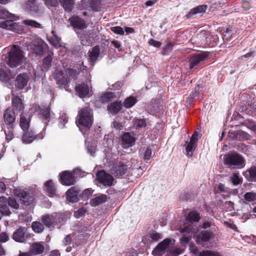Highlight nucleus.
<instances>
[{
    "label": "nucleus",
    "instance_id": "50",
    "mask_svg": "<svg viewBox=\"0 0 256 256\" xmlns=\"http://www.w3.org/2000/svg\"><path fill=\"white\" fill-rule=\"evenodd\" d=\"M134 126L138 129L145 127L146 126L145 120L144 119H136L134 121Z\"/></svg>",
    "mask_w": 256,
    "mask_h": 256
},
{
    "label": "nucleus",
    "instance_id": "34",
    "mask_svg": "<svg viewBox=\"0 0 256 256\" xmlns=\"http://www.w3.org/2000/svg\"><path fill=\"white\" fill-rule=\"evenodd\" d=\"M32 230L36 233H40L44 230V225L40 222H34L32 224Z\"/></svg>",
    "mask_w": 256,
    "mask_h": 256
},
{
    "label": "nucleus",
    "instance_id": "48",
    "mask_svg": "<svg viewBox=\"0 0 256 256\" xmlns=\"http://www.w3.org/2000/svg\"><path fill=\"white\" fill-rule=\"evenodd\" d=\"M232 182L234 185H237L242 182V180L240 178L238 173L235 172L230 177Z\"/></svg>",
    "mask_w": 256,
    "mask_h": 256
},
{
    "label": "nucleus",
    "instance_id": "10",
    "mask_svg": "<svg viewBox=\"0 0 256 256\" xmlns=\"http://www.w3.org/2000/svg\"><path fill=\"white\" fill-rule=\"evenodd\" d=\"M170 242V240L168 238L164 240L154 250L152 251L153 254L156 256L162 255L168 248Z\"/></svg>",
    "mask_w": 256,
    "mask_h": 256
},
{
    "label": "nucleus",
    "instance_id": "53",
    "mask_svg": "<svg viewBox=\"0 0 256 256\" xmlns=\"http://www.w3.org/2000/svg\"><path fill=\"white\" fill-rule=\"evenodd\" d=\"M52 57L50 55L46 56L43 61V66L44 68H48L51 66Z\"/></svg>",
    "mask_w": 256,
    "mask_h": 256
},
{
    "label": "nucleus",
    "instance_id": "31",
    "mask_svg": "<svg viewBox=\"0 0 256 256\" xmlns=\"http://www.w3.org/2000/svg\"><path fill=\"white\" fill-rule=\"evenodd\" d=\"M122 108L120 102H116L108 106V110L113 114H116Z\"/></svg>",
    "mask_w": 256,
    "mask_h": 256
},
{
    "label": "nucleus",
    "instance_id": "42",
    "mask_svg": "<svg viewBox=\"0 0 256 256\" xmlns=\"http://www.w3.org/2000/svg\"><path fill=\"white\" fill-rule=\"evenodd\" d=\"M13 16V14L10 13L7 10L0 6V19L12 18Z\"/></svg>",
    "mask_w": 256,
    "mask_h": 256
},
{
    "label": "nucleus",
    "instance_id": "7",
    "mask_svg": "<svg viewBox=\"0 0 256 256\" xmlns=\"http://www.w3.org/2000/svg\"><path fill=\"white\" fill-rule=\"evenodd\" d=\"M96 180L99 183L108 186H112L114 180L111 175L102 170L96 173Z\"/></svg>",
    "mask_w": 256,
    "mask_h": 256
},
{
    "label": "nucleus",
    "instance_id": "5",
    "mask_svg": "<svg viewBox=\"0 0 256 256\" xmlns=\"http://www.w3.org/2000/svg\"><path fill=\"white\" fill-rule=\"evenodd\" d=\"M62 219L63 215L57 213L44 215L42 218L44 224L48 228H54L56 224L62 222Z\"/></svg>",
    "mask_w": 256,
    "mask_h": 256
},
{
    "label": "nucleus",
    "instance_id": "36",
    "mask_svg": "<svg viewBox=\"0 0 256 256\" xmlns=\"http://www.w3.org/2000/svg\"><path fill=\"white\" fill-rule=\"evenodd\" d=\"M52 36L50 37V43L56 47L61 46L60 44V38H58L54 31L52 32Z\"/></svg>",
    "mask_w": 256,
    "mask_h": 256
},
{
    "label": "nucleus",
    "instance_id": "8",
    "mask_svg": "<svg viewBox=\"0 0 256 256\" xmlns=\"http://www.w3.org/2000/svg\"><path fill=\"white\" fill-rule=\"evenodd\" d=\"M198 133L195 132L192 136L190 142L186 147V155L188 157H191L192 155V152L195 150L198 140Z\"/></svg>",
    "mask_w": 256,
    "mask_h": 256
},
{
    "label": "nucleus",
    "instance_id": "58",
    "mask_svg": "<svg viewBox=\"0 0 256 256\" xmlns=\"http://www.w3.org/2000/svg\"><path fill=\"white\" fill-rule=\"evenodd\" d=\"M182 250L180 249V248H176V247H173L170 250V253H172V256H177L180 254L182 253Z\"/></svg>",
    "mask_w": 256,
    "mask_h": 256
},
{
    "label": "nucleus",
    "instance_id": "33",
    "mask_svg": "<svg viewBox=\"0 0 256 256\" xmlns=\"http://www.w3.org/2000/svg\"><path fill=\"white\" fill-rule=\"evenodd\" d=\"M36 136H34V134L32 132H26L22 136V141L25 144H30L32 142Z\"/></svg>",
    "mask_w": 256,
    "mask_h": 256
},
{
    "label": "nucleus",
    "instance_id": "59",
    "mask_svg": "<svg viewBox=\"0 0 256 256\" xmlns=\"http://www.w3.org/2000/svg\"><path fill=\"white\" fill-rule=\"evenodd\" d=\"M0 80L3 82H6L8 80L6 72L3 70H0Z\"/></svg>",
    "mask_w": 256,
    "mask_h": 256
},
{
    "label": "nucleus",
    "instance_id": "14",
    "mask_svg": "<svg viewBox=\"0 0 256 256\" xmlns=\"http://www.w3.org/2000/svg\"><path fill=\"white\" fill-rule=\"evenodd\" d=\"M122 146L124 148H128L132 146L135 143V138L130 133H124L122 138Z\"/></svg>",
    "mask_w": 256,
    "mask_h": 256
},
{
    "label": "nucleus",
    "instance_id": "20",
    "mask_svg": "<svg viewBox=\"0 0 256 256\" xmlns=\"http://www.w3.org/2000/svg\"><path fill=\"white\" fill-rule=\"evenodd\" d=\"M56 78V84L58 88H65L68 86L69 80L68 78L65 76L63 74L57 76Z\"/></svg>",
    "mask_w": 256,
    "mask_h": 256
},
{
    "label": "nucleus",
    "instance_id": "54",
    "mask_svg": "<svg viewBox=\"0 0 256 256\" xmlns=\"http://www.w3.org/2000/svg\"><path fill=\"white\" fill-rule=\"evenodd\" d=\"M110 30L116 34L122 35L124 34V31L120 26H112L110 28Z\"/></svg>",
    "mask_w": 256,
    "mask_h": 256
},
{
    "label": "nucleus",
    "instance_id": "3",
    "mask_svg": "<svg viewBox=\"0 0 256 256\" xmlns=\"http://www.w3.org/2000/svg\"><path fill=\"white\" fill-rule=\"evenodd\" d=\"M25 42L24 44L27 46L28 50H32L36 55L42 54L44 52V48L46 46V44L38 38L30 39V41L27 39Z\"/></svg>",
    "mask_w": 256,
    "mask_h": 256
},
{
    "label": "nucleus",
    "instance_id": "57",
    "mask_svg": "<svg viewBox=\"0 0 256 256\" xmlns=\"http://www.w3.org/2000/svg\"><path fill=\"white\" fill-rule=\"evenodd\" d=\"M12 128H8V130H5V134L6 136V140L8 141L10 140L13 138V132L12 130Z\"/></svg>",
    "mask_w": 256,
    "mask_h": 256
},
{
    "label": "nucleus",
    "instance_id": "23",
    "mask_svg": "<svg viewBox=\"0 0 256 256\" xmlns=\"http://www.w3.org/2000/svg\"><path fill=\"white\" fill-rule=\"evenodd\" d=\"M29 116L26 114H22L20 116V126L24 130H26L29 128Z\"/></svg>",
    "mask_w": 256,
    "mask_h": 256
},
{
    "label": "nucleus",
    "instance_id": "6",
    "mask_svg": "<svg viewBox=\"0 0 256 256\" xmlns=\"http://www.w3.org/2000/svg\"><path fill=\"white\" fill-rule=\"evenodd\" d=\"M208 56V54L204 52H200L192 56L189 60L190 68H196L204 63Z\"/></svg>",
    "mask_w": 256,
    "mask_h": 256
},
{
    "label": "nucleus",
    "instance_id": "19",
    "mask_svg": "<svg viewBox=\"0 0 256 256\" xmlns=\"http://www.w3.org/2000/svg\"><path fill=\"white\" fill-rule=\"evenodd\" d=\"M76 91L78 96L82 98L88 96L89 94V87L85 84H81L76 86Z\"/></svg>",
    "mask_w": 256,
    "mask_h": 256
},
{
    "label": "nucleus",
    "instance_id": "46",
    "mask_svg": "<svg viewBox=\"0 0 256 256\" xmlns=\"http://www.w3.org/2000/svg\"><path fill=\"white\" fill-rule=\"evenodd\" d=\"M115 97V95L112 92H108L105 94L100 98L103 102H107L111 100Z\"/></svg>",
    "mask_w": 256,
    "mask_h": 256
},
{
    "label": "nucleus",
    "instance_id": "61",
    "mask_svg": "<svg viewBox=\"0 0 256 256\" xmlns=\"http://www.w3.org/2000/svg\"><path fill=\"white\" fill-rule=\"evenodd\" d=\"M9 236L8 234L5 232L0 233V242H5L8 240Z\"/></svg>",
    "mask_w": 256,
    "mask_h": 256
},
{
    "label": "nucleus",
    "instance_id": "18",
    "mask_svg": "<svg viewBox=\"0 0 256 256\" xmlns=\"http://www.w3.org/2000/svg\"><path fill=\"white\" fill-rule=\"evenodd\" d=\"M26 231V229L24 227L18 228L13 234V239L18 242H23L25 240L24 234Z\"/></svg>",
    "mask_w": 256,
    "mask_h": 256
},
{
    "label": "nucleus",
    "instance_id": "27",
    "mask_svg": "<svg viewBox=\"0 0 256 256\" xmlns=\"http://www.w3.org/2000/svg\"><path fill=\"white\" fill-rule=\"evenodd\" d=\"M107 198L108 197L106 194H100L91 200V205L93 206H98L100 204L106 202Z\"/></svg>",
    "mask_w": 256,
    "mask_h": 256
},
{
    "label": "nucleus",
    "instance_id": "22",
    "mask_svg": "<svg viewBox=\"0 0 256 256\" xmlns=\"http://www.w3.org/2000/svg\"><path fill=\"white\" fill-rule=\"evenodd\" d=\"M44 190L50 196H53L55 195L56 188L52 180H48L44 184Z\"/></svg>",
    "mask_w": 256,
    "mask_h": 256
},
{
    "label": "nucleus",
    "instance_id": "17",
    "mask_svg": "<svg viewBox=\"0 0 256 256\" xmlns=\"http://www.w3.org/2000/svg\"><path fill=\"white\" fill-rule=\"evenodd\" d=\"M44 244L39 242H36L32 244L29 248V252L30 254L36 256L42 254L44 251Z\"/></svg>",
    "mask_w": 256,
    "mask_h": 256
},
{
    "label": "nucleus",
    "instance_id": "44",
    "mask_svg": "<svg viewBox=\"0 0 256 256\" xmlns=\"http://www.w3.org/2000/svg\"><path fill=\"white\" fill-rule=\"evenodd\" d=\"M87 150L90 156H94V154L96 151V146L95 142L88 144L87 145Z\"/></svg>",
    "mask_w": 256,
    "mask_h": 256
},
{
    "label": "nucleus",
    "instance_id": "9",
    "mask_svg": "<svg viewBox=\"0 0 256 256\" xmlns=\"http://www.w3.org/2000/svg\"><path fill=\"white\" fill-rule=\"evenodd\" d=\"M68 21L75 29L82 30L86 27L85 21L78 16H72L68 19Z\"/></svg>",
    "mask_w": 256,
    "mask_h": 256
},
{
    "label": "nucleus",
    "instance_id": "49",
    "mask_svg": "<svg viewBox=\"0 0 256 256\" xmlns=\"http://www.w3.org/2000/svg\"><path fill=\"white\" fill-rule=\"evenodd\" d=\"M8 204L12 208L17 210L19 208V204L17 202L14 198H9L8 200Z\"/></svg>",
    "mask_w": 256,
    "mask_h": 256
},
{
    "label": "nucleus",
    "instance_id": "32",
    "mask_svg": "<svg viewBox=\"0 0 256 256\" xmlns=\"http://www.w3.org/2000/svg\"><path fill=\"white\" fill-rule=\"evenodd\" d=\"M59 1L66 10L70 11L72 10L74 0H59Z\"/></svg>",
    "mask_w": 256,
    "mask_h": 256
},
{
    "label": "nucleus",
    "instance_id": "63",
    "mask_svg": "<svg viewBox=\"0 0 256 256\" xmlns=\"http://www.w3.org/2000/svg\"><path fill=\"white\" fill-rule=\"evenodd\" d=\"M148 44L156 48H158L160 46L161 43L160 42L155 40H154L151 38L148 41Z\"/></svg>",
    "mask_w": 256,
    "mask_h": 256
},
{
    "label": "nucleus",
    "instance_id": "45",
    "mask_svg": "<svg viewBox=\"0 0 256 256\" xmlns=\"http://www.w3.org/2000/svg\"><path fill=\"white\" fill-rule=\"evenodd\" d=\"M244 199L249 202H254L256 200V192H248L244 195Z\"/></svg>",
    "mask_w": 256,
    "mask_h": 256
},
{
    "label": "nucleus",
    "instance_id": "39",
    "mask_svg": "<svg viewBox=\"0 0 256 256\" xmlns=\"http://www.w3.org/2000/svg\"><path fill=\"white\" fill-rule=\"evenodd\" d=\"M79 7L81 10H90L92 8V0H82L79 4Z\"/></svg>",
    "mask_w": 256,
    "mask_h": 256
},
{
    "label": "nucleus",
    "instance_id": "62",
    "mask_svg": "<svg viewBox=\"0 0 256 256\" xmlns=\"http://www.w3.org/2000/svg\"><path fill=\"white\" fill-rule=\"evenodd\" d=\"M68 118L66 114H62L60 118V122L62 124V128L64 126L65 124L68 122Z\"/></svg>",
    "mask_w": 256,
    "mask_h": 256
},
{
    "label": "nucleus",
    "instance_id": "26",
    "mask_svg": "<svg viewBox=\"0 0 256 256\" xmlns=\"http://www.w3.org/2000/svg\"><path fill=\"white\" fill-rule=\"evenodd\" d=\"M100 52V49L98 46H96L94 47L92 51L89 52V57L91 62L94 64L98 58Z\"/></svg>",
    "mask_w": 256,
    "mask_h": 256
},
{
    "label": "nucleus",
    "instance_id": "43",
    "mask_svg": "<svg viewBox=\"0 0 256 256\" xmlns=\"http://www.w3.org/2000/svg\"><path fill=\"white\" fill-rule=\"evenodd\" d=\"M78 36L80 39L81 43L83 45L88 46L92 44L93 40H90V38H86V36L84 34L82 35L80 34H78Z\"/></svg>",
    "mask_w": 256,
    "mask_h": 256
},
{
    "label": "nucleus",
    "instance_id": "38",
    "mask_svg": "<svg viewBox=\"0 0 256 256\" xmlns=\"http://www.w3.org/2000/svg\"><path fill=\"white\" fill-rule=\"evenodd\" d=\"M212 235V234L208 232H202L198 238V240H196L197 242H199L200 241L202 242H206L208 241Z\"/></svg>",
    "mask_w": 256,
    "mask_h": 256
},
{
    "label": "nucleus",
    "instance_id": "2",
    "mask_svg": "<svg viewBox=\"0 0 256 256\" xmlns=\"http://www.w3.org/2000/svg\"><path fill=\"white\" fill-rule=\"evenodd\" d=\"M92 122V114L91 110L86 107L80 110L78 116L76 124L78 126L90 128Z\"/></svg>",
    "mask_w": 256,
    "mask_h": 256
},
{
    "label": "nucleus",
    "instance_id": "30",
    "mask_svg": "<svg viewBox=\"0 0 256 256\" xmlns=\"http://www.w3.org/2000/svg\"><path fill=\"white\" fill-rule=\"evenodd\" d=\"M206 8L207 6L206 5H201L198 6L197 7L192 9L190 12L188 16H189V18H191L193 16L194 14L204 12L206 10Z\"/></svg>",
    "mask_w": 256,
    "mask_h": 256
},
{
    "label": "nucleus",
    "instance_id": "51",
    "mask_svg": "<svg viewBox=\"0 0 256 256\" xmlns=\"http://www.w3.org/2000/svg\"><path fill=\"white\" fill-rule=\"evenodd\" d=\"M199 256H220L217 252H212L210 250L202 251L200 252Z\"/></svg>",
    "mask_w": 256,
    "mask_h": 256
},
{
    "label": "nucleus",
    "instance_id": "56",
    "mask_svg": "<svg viewBox=\"0 0 256 256\" xmlns=\"http://www.w3.org/2000/svg\"><path fill=\"white\" fill-rule=\"evenodd\" d=\"M250 178L252 180H256V167H252L248 170Z\"/></svg>",
    "mask_w": 256,
    "mask_h": 256
},
{
    "label": "nucleus",
    "instance_id": "35",
    "mask_svg": "<svg viewBox=\"0 0 256 256\" xmlns=\"http://www.w3.org/2000/svg\"><path fill=\"white\" fill-rule=\"evenodd\" d=\"M200 214L196 212H190L186 217L187 220L190 222H197L200 220Z\"/></svg>",
    "mask_w": 256,
    "mask_h": 256
},
{
    "label": "nucleus",
    "instance_id": "64",
    "mask_svg": "<svg viewBox=\"0 0 256 256\" xmlns=\"http://www.w3.org/2000/svg\"><path fill=\"white\" fill-rule=\"evenodd\" d=\"M46 4L48 6H56L57 4L56 0H44Z\"/></svg>",
    "mask_w": 256,
    "mask_h": 256
},
{
    "label": "nucleus",
    "instance_id": "1",
    "mask_svg": "<svg viewBox=\"0 0 256 256\" xmlns=\"http://www.w3.org/2000/svg\"><path fill=\"white\" fill-rule=\"evenodd\" d=\"M224 164L228 168H241L244 166V158L239 154L232 152L224 156Z\"/></svg>",
    "mask_w": 256,
    "mask_h": 256
},
{
    "label": "nucleus",
    "instance_id": "28",
    "mask_svg": "<svg viewBox=\"0 0 256 256\" xmlns=\"http://www.w3.org/2000/svg\"><path fill=\"white\" fill-rule=\"evenodd\" d=\"M0 28L6 30H12L16 28V23L12 20L0 21Z\"/></svg>",
    "mask_w": 256,
    "mask_h": 256
},
{
    "label": "nucleus",
    "instance_id": "16",
    "mask_svg": "<svg viewBox=\"0 0 256 256\" xmlns=\"http://www.w3.org/2000/svg\"><path fill=\"white\" fill-rule=\"evenodd\" d=\"M14 194L20 200L26 205H28L32 200V198L30 196V194L27 193L24 190L14 191Z\"/></svg>",
    "mask_w": 256,
    "mask_h": 256
},
{
    "label": "nucleus",
    "instance_id": "47",
    "mask_svg": "<svg viewBox=\"0 0 256 256\" xmlns=\"http://www.w3.org/2000/svg\"><path fill=\"white\" fill-rule=\"evenodd\" d=\"M144 152V160H150L152 156V151L150 148L144 147L142 150Z\"/></svg>",
    "mask_w": 256,
    "mask_h": 256
},
{
    "label": "nucleus",
    "instance_id": "15",
    "mask_svg": "<svg viewBox=\"0 0 256 256\" xmlns=\"http://www.w3.org/2000/svg\"><path fill=\"white\" fill-rule=\"evenodd\" d=\"M28 76L26 74H18L16 80V86L18 89L24 88L28 84Z\"/></svg>",
    "mask_w": 256,
    "mask_h": 256
},
{
    "label": "nucleus",
    "instance_id": "40",
    "mask_svg": "<svg viewBox=\"0 0 256 256\" xmlns=\"http://www.w3.org/2000/svg\"><path fill=\"white\" fill-rule=\"evenodd\" d=\"M24 24L35 28H40V24L36 22V20H25L22 22Z\"/></svg>",
    "mask_w": 256,
    "mask_h": 256
},
{
    "label": "nucleus",
    "instance_id": "4",
    "mask_svg": "<svg viewBox=\"0 0 256 256\" xmlns=\"http://www.w3.org/2000/svg\"><path fill=\"white\" fill-rule=\"evenodd\" d=\"M23 58L22 51L19 47L14 46L9 52L8 64L11 67L17 66L21 64Z\"/></svg>",
    "mask_w": 256,
    "mask_h": 256
},
{
    "label": "nucleus",
    "instance_id": "37",
    "mask_svg": "<svg viewBox=\"0 0 256 256\" xmlns=\"http://www.w3.org/2000/svg\"><path fill=\"white\" fill-rule=\"evenodd\" d=\"M38 110L40 115V117L42 118H43L45 120H48V118L50 116L49 108H39Z\"/></svg>",
    "mask_w": 256,
    "mask_h": 256
},
{
    "label": "nucleus",
    "instance_id": "11",
    "mask_svg": "<svg viewBox=\"0 0 256 256\" xmlns=\"http://www.w3.org/2000/svg\"><path fill=\"white\" fill-rule=\"evenodd\" d=\"M4 120L5 124L10 126L12 128L16 120L15 113L12 109L8 108L5 110L4 114Z\"/></svg>",
    "mask_w": 256,
    "mask_h": 256
},
{
    "label": "nucleus",
    "instance_id": "13",
    "mask_svg": "<svg viewBox=\"0 0 256 256\" xmlns=\"http://www.w3.org/2000/svg\"><path fill=\"white\" fill-rule=\"evenodd\" d=\"M60 181L64 185L70 186L74 184L75 180L72 173L65 171L61 174Z\"/></svg>",
    "mask_w": 256,
    "mask_h": 256
},
{
    "label": "nucleus",
    "instance_id": "52",
    "mask_svg": "<svg viewBox=\"0 0 256 256\" xmlns=\"http://www.w3.org/2000/svg\"><path fill=\"white\" fill-rule=\"evenodd\" d=\"M66 75H68L74 78H76L79 74V72L70 68H67L66 70Z\"/></svg>",
    "mask_w": 256,
    "mask_h": 256
},
{
    "label": "nucleus",
    "instance_id": "12",
    "mask_svg": "<svg viewBox=\"0 0 256 256\" xmlns=\"http://www.w3.org/2000/svg\"><path fill=\"white\" fill-rule=\"evenodd\" d=\"M127 166L122 162H120L113 166L111 172L116 176H120L125 174Z\"/></svg>",
    "mask_w": 256,
    "mask_h": 256
},
{
    "label": "nucleus",
    "instance_id": "41",
    "mask_svg": "<svg viewBox=\"0 0 256 256\" xmlns=\"http://www.w3.org/2000/svg\"><path fill=\"white\" fill-rule=\"evenodd\" d=\"M136 102V100L134 97L130 96L125 100L124 106L126 108H130L133 106Z\"/></svg>",
    "mask_w": 256,
    "mask_h": 256
},
{
    "label": "nucleus",
    "instance_id": "25",
    "mask_svg": "<svg viewBox=\"0 0 256 256\" xmlns=\"http://www.w3.org/2000/svg\"><path fill=\"white\" fill-rule=\"evenodd\" d=\"M8 202L6 198L4 196L0 197V210H1L6 216H9L11 212L7 205Z\"/></svg>",
    "mask_w": 256,
    "mask_h": 256
},
{
    "label": "nucleus",
    "instance_id": "60",
    "mask_svg": "<svg viewBox=\"0 0 256 256\" xmlns=\"http://www.w3.org/2000/svg\"><path fill=\"white\" fill-rule=\"evenodd\" d=\"M252 3L250 0H244L242 4V8L244 10H246L250 8V4Z\"/></svg>",
    "mask_w": 256,
    "mask_h": 256
},
{
    "label": "nucleus",
    "instance_id": "55",
    "mask_svg": "<svg viewBox=\"0 0 256 256\" xmlns=\"http://www.w3.org/2000/svg\"><path fill=\"white\" fill-rule=\"evenodd\" d=\"M150 237L151 238L152 242H156L162 238V234L156 232H152L150 234Z\"/></svg>",
    "mask_w": 256,
    "mask_h": 256
},
{
    "label": "nucleus",
    "instance_id": "24",
    "mask_svg": "<svg viewBox=\"0 0 256 256\" xmlns=\"http://www.w3.org/2000/svg\"><path fill=\"white\" fill-rule=\"evenodd\" d=\"M78 192L75 188L72 187L67 190L66 194L68 201L70 202H75L78 200Z\"/></svg>",
    "mask_w": 256,
    "mask_h": 256
},
{
    "label": "nucleus",
    "instance_id": "21",
    "mask_svg": "<svg viewBox=\"0 0 256 256\" xmlns=\"http://www.w3.org/2000/svg\"><path fill=\"white\" fill-rule=\"evenodd\" d=\"M24 8L28 12H34L38 8V2L36 0H28L23 4Z\"/></svg>",
    "mask_w": 256,
    "mask_h": 256
},
{
    "label": "nucleus",
    "instance_id": "29",
    "mask_svg": "<svg viewBox=\"0 0 256 256\" xmlns=\"http://www.w3.org/2000/svg\"><path fill=\"white\" fill-rule=\"evenodd\" d=\"M13 106L18 110H22L24 108L22 100L18 96H14L12 98Z\"/></svg>",
    "mask_w": 256,
    "mask_h": 256
}]
</instances>
